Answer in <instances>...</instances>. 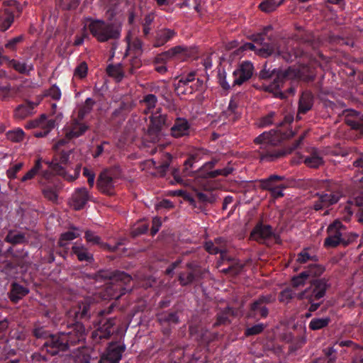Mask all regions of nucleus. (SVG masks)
<instances>
[{
    "mask_svg": "<svg viewBox=\"0 0 363 363\" xmlns=\"http://www.w3.org/2000/svg\"><path fill=\"white\" fill-rule=\"evenodd\" d=\"M95 299L91 296L84 298L74 308L75 323L68 332H59L52 334L48 340L41 345V351L50 356H55L60 352L71 350V347L84 344L85 340V328L81 321L88 320L94 312Z\"/></svg>",
    "mask_w": 363,
    "mask_h": 363,
    "instance_id": "f257e3e1",
    "label": "nucleus"
},
{
    "mask_svg": "<svg viewBox=\"0 0 363 363\" xmlns=\"http://www.w3.org/2000/svg\"><path fill=\"white\" fill-rule=\"evenodd\" d=\"M306 135V132H304L291 145L285 146L284 140L294 136L291 130L283 132L272 129L264 131L254 139V143L259 145L255 150L257 157L262 162H275L299 148Z\"/></svg>",
    "mask_w": 363,
    "mask_h": 363,
    "instance_id": "f03ea898",
    "label": "nucleus"
},
{
    "mask_svg": "<svg viewBox=\"0 0 363 363\" xmlns=\"http://www.w3.org/2000/svg\"><path fill=\"white\" fill-rule=\"evenodd\" d=\"M84 280L96 289L106 285L103 290L104 298L118 299L127 292L131 291L130 286L132 277L124 272L101 269L95 274H86Z\"/></svg>",
    "mask_w": 363,
    "mask_h": 363,
    "instance_id": "7ed1b4c3",
    "label": "nucleus"
},
{
    "mask_svg": "<svg viewBox=\"0 0 363 363\" xmlns=\"http://www.w3.org/2000/svg\"><path fill=\"white\" fill-rule=\"evenodd\" d=\"M35 177H38L37 182L43 197L53 203H57L59 194L62 189V182L49 169H45L41 157L35 161L31 169L21 179V182L26 183Z\"/></svg>",
    "mask_w": 363,
    "mask_h": 363,
    "instance_id": "20e7f679",
    "label": "nucleus"
},
{
    "mask_svg": "<svg viewBox=\"0 0 363 363\" xmlns=\"http://www.w3.org/2000/svg\"><path fill=\"white\" fill-rule=\"evenodd\" d=\"M308 283V286L298 293L296 298L303 301L310 312H315L323 303L331 284L329 279L325 277L312 279Z\"/></svg>",
    "mask_w": 363,
    "mask_h": 363,
    "instance_id": "39448f33",
    "label": "nucleus"
},
{
    "mask_svg": "<svg viewBox=\"0 0 363 363\" xmlns=\"http://www.w3.org/2000/svg\"><path fill=\"white\" fill-rule=\"evenodd\" d=\"M84 26L88 28L91 35L100 43L117 40L121 37V28L113 23L88 18L86 19Z\"/></svg>",
    "mask_w": 363,
    "mask_h": 363,
    "instance_id": "423d86ee",
    "label": "nucleus"
},
{
    "mask_svg": "<svg viewBox=\"0 0 363 363\" xmlns=\"http://www.w3.org/2000/svg\"><path fill=\"white\" fill-rule=\"evenodd\" d=\"M284 69H272L267 68V65H265L264 67L259 71L258 77L260 79L269 80L273 79V82L268 85H263V90L267 92L273 94L275 98L280 99H286L289 95L294 94L296 91L295 86L291 85L289 87L284 89V84L286 80H280L277 82V75L279 72H282Z\"/></svg>",
    "mask_w": 363,
    "mask_h": 363,
    "instance_id": "0eeeda50",
    "label": "nucleus"
},
{
    "mask_svg": "<svg viewBox=\"0 0 363 363\" xmlns=\"http://www.w3.org/2000/svg\"><path fill=\"white\" fill-rule=\"evenodd\" d=\"M113 308L114 304L112 303L108 308L99 312L96 329L91 333V337L96 343L109 339L113 334L116 325V318L106 317L112 313Z\"/></svg>",
    "mask_w": 363,
    "mask_h": 363,
    "instance_id": "6e6552de",
    "label": "nucleus"
},
{
    "mask_svg": "<svg viewBox=\"0 0 363 363\" xmlns=\"http://www.w3.org/2000/svg\"><path fill=\"white\" fill-rule=\"evenodd\" d=\"M316 76V70L313 66L301 64L298 66H290L287 69L279 72L277 75V82L286 80L290 81V86H294L293 83L298 81L304 82H313Z\"/></svg>",
    "mask_w": 363,
    "mask_h": 363,
    "instance_id": "1a4fd4ad",
    "label": "nucleus"
},
{
    "mask_svg": "<svg viewBox=\"0 0 363 363\" xmlns=\"http://www.w3.org/2000/svg\"><path fill=\"white\" fill-rule=\"evenodd\" d=\"M119 168L114 167L103 169L96 180V187L99 191L107 196L115 195L116 179L119 178L116 172Z\"/></svg>",
    "mask_w": 363,
    "mask_h": 363,
    "instance_id": "9d476101",
    "label": "nucleus"
},
{
    "mask_svg": "<svg viewBox=\"0 0 363 363\" xmlns=\"http://www.w3.org/2000/svg\"><path fill=\"white\" fill-rule=\"evenodd\" d=\"M69 160V152L62 151L56 155L52 161L43 160V166L45 169H49L55 175H59L64 179L73 181L75 178L67 174L65 167Z\"/></svg>",
    "mask_w": 363,
    "mask_h": 363,
    "instance_id": "9b49d317",
    "label": "nucleus"
},
{
    "mask_svg": "<svg viewBox=\"0 0 363 363\" xmlns=\"http://www.w3.org/2000/svg\"><path fill=\"white\" fill-rule=\"evenodd\" d=\"M346 227L339 220H335L327 228L328 236L324 240L323 246L325 248H335L342 245L344 230Z\"/></svg>",
    "mask_w": 363,
    "mask_h": 363,
    "instance_id": "f8f14e48",
    "label": "nucleus"
},
{
    "mask_svg": "<svg viewBox=\"0 0 363 363\" xmlns=\"http://www.w3.org/2000/svg\"><path fill=\"white\" fill-rule=\"evenodd\" d=\"M191 55V50L186 46L177 45L167 51L158 54L155 60V65H165L170 59H176L178 60H184L188 56Z\"/></svg>",
    "mask_w": 363,
    "mask_h": 363,
    "instance_id": "ddd939ff",
    "label": "nucleus"
},
{
    "mask_svg": "<svg viewBox=\"0 0 363 363\" xmlns=\"http://www.w3.org/2000/svg\"><path fill=\"white\" fill-rule=\"evenodd\" d=\"M217 162L218 160L216 159H213L211 161L206 162L198 169V177L208 179H214L218 176L228 177L233 173L234 169L230 165H228L223 169L212 170Z\"/></svg>",
    "mask_w": 363,
    "mask_h": 363,
    "instance_id": "4468645a",
    "label": "nucleus"
},
{
    "mask_svg": "<svg viewBox=\"0 0 363 363\" xmlns=\"http://www.w3.org/2000/svg\"><path fill=\"white\" fill-rule=\"evenodd\" d=\"M150 121L148 133L153 135H158L164 127H167L171 123L167 114L162 113L161 108H158L154 112H152Z\"/></svg>",
    "mask_w": 363,
    "mask_h": 363,
    "instance_id": "2eb2a0df",
    "label": "nucleus"
},
{
    "mask_svg": "<svg viewBox=\"0 0 363 363\" xmlns=\"http://www.w3.org/2000/svg\"><path fill=\"white\" fill-rule=\"evenodd\" d=\"M254 69L253 64L251 62H242L233 72L234 77L233 86H240L251 79Z\"/></svg>",
    "mask_w": 363,
    "mask_h": 363,
    "instance_id": "dca6fc26",
    "label": "nucleus"
},
{
    "mask_svg": "<svg viewBox=\"0 0 363 363\" xmlns=\"http://www.w3.org/2000/svg\"><path fill=\"white\" fill-rule=\"evenodd\" d=\"M247 50L255 51L259 55L264 57H267L274 52L275 48L272 44H264L262 47H258L252 43H245L236 50L233 51L230 55L240 56L244 51Z\"/></svg>",
    "mask_w": 363,
    "mask_h": 363,
    "instance_id": "f3484780",
    "label": "nucleus"
},
{
    "mask_svg": "<svg viewBox=\"0 0 363 363\" xmlns=\"http://www.w3.org/2000/svg\"><path fill=\"white\" fill-rule=\"evenodd\" d=\"M275 238V233L270 225L258 222L250 233V238L260 244L264 243L266 240Z\"/></svg>",
    "mask_w": 363,
    "mask_h": 363,
    "instance_id": "a211bd4d",
    "label": "nucleus"
},
{
    "mask_svg": "<svg viewBox=\"0 0 363 363\" xmlns=\"http://www.w3.org/2000/svg\"><path fill=\"white\" fill-rule=\"evenodd\" d=\"M125 350V345H119L116 342H111L108 344L106 352L101 356L100 362L106 361L108 363H119Z\"/></svg>",
    "mask_w": 363,
    "mask_h": 363,
    "instance_id": "6ab92c4d",
    "label": "nucleus"
},
{
    "mask_svg": "<svg viewBox=\"0 0 363 363\" xmlns=\"http://www.w3.org/2000/svg\"><path fill=\"white\" fill-rule=\"evenodd\" d=\"M157 319L159 323L164 327L163 333L169 335L171 332V327L179 323L180 319L178 311H166L157 315Z\"/></svg>",
    "mask_w": 363,
    "mask_h": 363,
    "instance_id": "aec40b11",
    "label": "nucleus"
},
{
    "mask_svg": "<svg viewBox=\"0 0 363 363\" xmlns=\"http://www.w3.org/2000/svg\"><path fill=\"white\" fill-rule=\"evenodd\" d=\"M271 301V297L268 296H261L257 300L254 301L250 307L248 317L256 318L258 315L261 318H266L269 314L268 308L264 304L269 303Z\"/></svg>",
    "mask_w": 363,
    "mask_h": 363,
    "instance_id": "412c9836",
    "label": "nucleus"
},
{
    "mask_svg": "<svg viewBox=\"0 0 363 363\" xmlns=\"http://www.w3.org/2000/svg\"><path fill=\"white\" fill-rule=\"evenodd\" d=\"M315 196L318 199L313 201V208L315 211H320L337 203L340 200L341 194L318 192Z\"/></svg>",
    "mask_w": 363,
    "mask_h": 363,
    "instance_id": "4be33fe9",
    "label": "nucleus"
},
{
    "mask_svg": "<svg viewBox=\"0 0 363 363\" xmlns=\"http://www.w3.org/2000/svg\"><path fill=\"white\" fill-rule=\"evenodd\" d=\"M89 199L90 195L86 188H78L72 195L70 205L75 211H80L84 208Z\"/></svg>",
    "mask_w": 363,
    "mask_h": 363,
    "instance_id": "5701e85b",
    "label": "nucleus"
},
{
    "mask_svg": "<svg viewBox=\"0 0 363 363\" xmlns=\"http://www.w3.org/2000/svg\"><path fill=\"white\" fill-rule=\"evenodd\" d=\"M191 126L189 121L184 118H177L170 128V135L174 138L189 136Z\"/></svg>",
    "mask_w": 363,
    "mask_h": 363,
    "instance_id": "b1692460",
    "label": "nucleus"
},
{
    "mask_svg": "<svg viewBox=\"0 0 363 363\" xmlns=\"http://www.w3.org/2000/svg\"><path fill=\"white\" fill-rule=\"evenodd\" d=\"M82 121L83 120H79L78 117L72 120L66 133V137L68 139L79 138L84 135L89 129V125Z\"/></svg>",
    "mask_w": 363,
    "mask_h": 363,
    "instance_id": "393cba45",
    "label": "nucleus"
},
{
    "mask_svg": "<svg viewBox=\"0 0 363 363\" xmlns=\"http://www.w3.org/2000/svg\"><path fill=\"white\" fill-rule=\"evenodd\" d=\"M7 252L11 255L13 259L20 265L21 269H26L30 264L28 252L23 247L13 248L10 247L7 250Z\"/></svg>",
    "mask_w": 363,
    "mask_h": 363,
    "instance_id": "a878e982",
    "label": "nucleus"
},
{
    "mask_svg": "<svg viewBox=\"0 0 363 363\" xmlns=\"http://www.w3.org/2000/svg\"><path fill=\"white\" fill-rule=\"evenodd\" d=\"M345 121L352 129L363 133V114L354 110H348Z\"/></svg>",
    "mask_w": 363,
    "mask_h": 363,
    "instance_id": "bb28decb",
    "label": "nucleus"
},
{
    "mask_svg": "<svg viewBox=\"0 0 363 363\" xmlns=\"http://www.w3.org/2000/svg\"><path fill=\"white\" fill-rule=\"evenodd\" d=\"M278 55L287 62H291L295 60L304 57L307 55L303 49L298 45L293 46L291 49L279 50Z\"/></svg>",
    "mask_w": 363,
    "mask_h": 363,
    "instance_id": "cd10ccee",
    "label": "nucleus"
},
{
    "mask_svg": "<svg viewBox=\"0 0 363 363\" xmlns=\"http://www.w3.org/2000/svg\"><path fill=\"white\" fill-rule=\"evenodd\" d=\"M314 102V96L311 91H303L299 99L297 119H300V114H305L309 111Z\"/></svg>",
    "mask_w": 363,
    "mask_h": 363,
    "instance_id": "c85d7f7f",
    "label": "nucleus"
},
{
    "mask_svg": "<svg viewBox=\"0 0 363 363\" xmlns=\"http://www.w3.org/2000/svg\"><path fill=\"white\" fill-rule=\"evenodd\" d=\"M203 150H196L191 152L184 162L182 174L184 177L193 176L194 172L191 170L194 163L202 158Z\"/></svg>",
    "mask_w": 363,
    "mask_h": 363,
    "instance_id": "c756f323",
    "label": "nucleus"
},
{
    "mask_svg": "<svg viewBox=\"0 0 363 363\" xmlns=\"http://www.w3.org/2000/svg\"><path fill=\"white\" fill-rule=\"evenodd\" d=\"M29 293V289L23 285L13 282L11 284L9 297L11 302L16 303Z\"/></svg>",
    "mask_w": 363,
    "mask_h": 363,
    "instance_id": "7c9ffc66",
    "label": "nucleus"
},
{
    "mask_svg": "<svg viewBox=\"0 0 363 363\" xmlns=\"http://www.w3.org/2000/svg\"><path fill=\"white\" fill-rule=\"evenodd\" d=\"M285 177L277 174H272L267 178L259 180V185L260 189L268 191H272L273 189L277 188L281 184L280 182L284 180Z\"/></svg>",
    "mask_w": 363,
    "mask_h": 363,
    "instance_id": "2f4dec72",
    "label": "nucleus"
},
{
    "mask_svg": "<svg viewBox=\"0 0 363 363\" xmlns=\"http://www.w3.org/2000/svg\"><path fill=\"white\" fill-rule=\"evenodd\" d=\"M203 275L197 274L194 272L187 271L182 272L179 274L178 281L182 286H187L191 285L194 282L199 281L203 279Z\"/></svg>",
    "mask_w": 363,
    "mask_h": 363,
    "instance_id": "473e14b6",
    "label": "nucleus"
},
{
    "mask_svg": "<svg viewBox=\"0 0 363 363\" xmlns=\"http://www.w3.org/2000/svg\"><path fill=\"white\" fill-rule=\"evenodd\" d=\"M35 106L36 104L30 101L18 106L14 111V118L17 120L25 119L33 113Z\"/></svg>",
    "mask_w": 363,
    "mask_h": 363,
    "instance_id": "72a5a7b5",
    "label": "nucleus"
},
{
    "mask_svg": "<svg viewBox=\"0 0 363 363\" xmlns=\"http://www.w3.org/2000/svg\"><path fill=\"white\" fill-rule=\"evenodd\" d=\"M175 35L176 32L174 30L169 28L160 30L156 34L153 45L155 48L162 46L172 40Z\"/></svg>",
    "mask_w": 363,
    "mask_h": 363,
    "instance_id": "f704fd0d",
    "label": "nucleus"
},
{
    "mask_svg": "<svg viewBox=\"0 0 363 363\" xmlns=\"http://www.w3.org/2000/svg\"><path fill=\"white\" fill-rule=\"evenodd\" d=\"M72 252L75 255L80 262L92 263L94 261V256L90 253L88 249L84 245H73Z\"/></svg>",
    "mask_w": 363,
    "mask_h": 363,
    "instance_id": "c9c22d12",
    "label": "nucleus"
},
{
    "mask_svg": "<svg viewBox=\"0 0 363 363\" xmlns=\"http://www.w3.org/2000/svg\"><path fill=\"white\" fill-rule=\"evenodd\" d=\"M4 241L13 245L28 242L25 233L13 230L8 232Z\"/></svg>",
    "mask_w": 363,
    "mask_h": 363,
    "instance_id": "e433bc0d",
    "label": "nucleus"
},
{
    "mask_svg": "<svg viewBox=\"0 0 363 363\" xmlns=\"http://www.w3.org/2000/svg\"><path fill=\"white\" fill-rule=\"evenodd\" d=\"M234 315V310L231 307H226L216 315V321L213 326L218 327L221 325H227L230 323V316Z\"/></svg>",
    "mask_w": 363,
    "mask_h": 363,
    "instance_id": "4c0bfd02",
    "label": "nucleus"
},
{
    "mask_svg": "<svg viewBox=\"0 0 363 363\" xmlns=\"http://www.w3.org/2000/svg\"><path fill=\"white\" fill-rule=\"evenodd\" d=\"M196 72L194 71L190 72L186 75L180 77L177 84L175 85V90L181 94V90L188 88L189 85L196 80Z\"/></svg>",
    "mask_w": 363,
    "mask_h": 363,
    "instance_id": "58836bf2",
    "label": "nucleus"
},
{
    "mask_svg": "<svg viewBox=\"0 0 363 363\" xmlns=\"http://www.w3.org/2000/svg\"><path fill=\"white\" fill-rule=\"evenodd\" d=\"M325 271V267L318 264H309L303 272L308 275V281L312 279H320V277L323 274Z\"/></svg>",
    "mask_w": 363,
    "mask_h": 363,
    "instance_id": "ea45409f",
    "label": "nucleus"
},
{
    "mask_svg": "<svg viewBox=\"0 0 363 363\" xmlns=\"http://www.w3.org/2000/svg\"><path fill=\"white\" fill-rule=\"evenodd\" d=\"M96 101L92 98H87L84 103L79 108L77 117L79 120H84L89 114L95 105Z\"/></svg>",
    "mask_w": 363,
    "mask_h": 363,
    "instance_id": "a19ab883",
    "label": "nucleus"
},
{
    "mask_svg": "<svg viewBox=\"0 0 363 363\" xmlns=\"http://www.w3.org/2000/svg\"><path fill=\"white\" fill-rule=\"evenodd\" d=\"M319 186L321 189L324 190L323 193L341 194L338 184L332 180H322L320 182Z\"/></svg>",
    "mask_w": 363,
    "mask_h": 363,
    "instance_id": "79ce46f5",
    "label": "nucleus"
},
{
    "mask_svg": "<svg viewBox=\"0 0 363 363\" xmlns=\"http://www.w3.org/2000/svg\"><path fill=\"white\" fill-rule=\"evenodd\" d=\"M9 65L20 74L26 75H29L30 71H32L34 69L32 64L27 65L25 62H21L16 60H10Z\"/></svg>",
    "mask_w": 363,
    "mask_h": 363,
    "instance_id": "37998d69",
    "label": "nucleus"
},
{
    "mask_svg": "<svg viewBox=\"0 0 363 363\" xmlns=\"http://www.w3.org/2000/svg\"><path fill=\"white\" fill-rule=\"evenodd\" d=\"M155 20V14L153 12L147 13L143 19L141 21V26L143 27V33L145 38H147L152 30V24Z\"/></svg>",
    "mask_w": 363,
    "mask_h": 363,
    "instance_id": "c03bdc74",
    "label": "nucleus"
},
{
    "mask_svg": "<svg viewBox=\"0 0 363 363\" xmlns=\"http://www.w3.org/2000/svg\"><path fill=\"white\" fill-rule=\"evenodd\" d=\"M32 335L38 340H42L46 342L52 336V333L44 326L35 325L32 329Z\"/></svg>",
    "mask_w": 363,
    "mask_h": 363,
    "instance_id": "a18cd8bd",
    "label": "nucleus"
},
{
    "mask_svg": "<svg viewBox=\"0 0 363 363\" xmlns=\"http://www.w3.org/2000/svg\"><path fill=\"white\" fill-rule=\"evenodd\" d=\"M195 83H191L188 88L181 90V94H191L195 91H203L206 89L204 81L202 79L197 78Z\"/></svg>",
    "mask_w": 363,
    "mask_h": 363,
    "instance_id": "49530a36",
    "label": "nucleus"
},
{
    "mask_svg": "<svg viewBox=\"0 0 363 363\" xmlns=\"http://www.w3.org/2000/svg\"><path fill=\"white\" fill-rule=\"evenodd\" d=\"M330 320L329 317L314 318L310 321L308 328L311 330H318L326 328L330 323Z\"/></svg>",
    "mask_w": 363,
    "mask_h": 363,
    "instance_id": "de8ad7c7",
    "label": "nucleus"
},
{
    "mask_svg": "<svg viewBox=\"0 0 363 363\" xmlns=\"http://www.w3.org/2000/svg\"><path fill=\"white\" fill-rule=\"evenodd\" d=\"M304 163L311 168H318L323 164V160L317 152H313L305 158Z\"/></svg>",
    "mask_w": 363,
    "mask_h": 363,
    "instance_id": "09e8293b",
    "label": "nucleus"
},
{
    "mask_svg": "<svg viewBox=\"0 0 363 363\" xmlns=\"http://www.w3.org/2000/svg\"><path fill=\"white\" fill-rule=\"evenodd\" d=\"M142 102L146 106V109L144 112L147 114L153 112L152 110L155 108L157 103V98L155 94H148L144 96Z\"/></svg>",
    "mask_w": 363,
    "mask_h": 363,
    "instance_id": "8fccbe9b",
    "label": "nucleus"
},
{
    "mask_svg": "<svg viewBox=\"0 0 363 363\" xmlns=\"http://www.w3.org/2000/svg\"><path fill=\"white\" fill-rule=\"evenodd\" d=\"M205 250L211 255H220V258L222 259H225L226 256V250L225 249H220L218 246H216L214 243V242L212 241H208L206 242L204 245Z\"/></svg>",
    "mask_w": 363,
    "mask_h": 363,
    "instance_id": "3c124183",
    "label": "nucleus"
},
{
    "mask_svg": "<svg viewBox=\"0 0 363 363\" xmlns=\"http://www.w3.org/2000/svg\"><path fill=\"white\" fill-rule=\"evenodd\" d=\"M297 294L298 293H296L293 288L287 287L280 292L279 300L280 302L288 303L293 298H296Z\"/></svg>",
    "mask_w": 363,
    "mask_h": 363,
    "instance_id": "603ef678",
    "label": "nucleus"
},
{
    "mask_svg": "<svg viewBox=\"0 0 363 363\" xmlns=\"http://www.w3.org/2000/svg\"><path fill=\"white\" fill-rule=\"evenodd\" d=\"M79 235L80 234L79 233L70 230L62 233L58 241V245L60 247H65L69 241L77 238Z\"/></svg>",
    "mask_w": 363,
    "mask_h": 363,
    "instance_id": "864d4df0",
    "label": "nucleus"
},
{
    "mask_svg": "<svg viewBox=\"0 0 363 363\" xmlns=\"http://www.w3.org/2000/svg\"><path fill=\"white\" fill-rule=\"evenodd\" d=\"M21 269L20 265L13 260L7 262L4 266L3 271L9 277H15L18 273V269Z\"/></svg>",
    "mask_w": 363,
    "mask_h": 363,
    "instance_id": "5fc2aeb1",
    "label": "nucleus"
},
{
    "mask_svg": "<svg viewBox=\"0 0 363 363\" xmlns=\"http://www.w3.org/2000/svg\"><path fill=\"white\" fill-rule=\"evenodd\" d=\"M306 282H308V275L306 272H301L298 275L291 278V285L293 288H298L304 286Z\"/></svg>",
    "mask_w": 363,
    "mask_h": 363,
    "instance_id": "6e6d98bb",
    "label": "nucleus"
},
{
    "mask_svg": "<svg viewBox=\"0 0 363 363\" xmlns=\"http://www.w3.org/2000/svg\"><path fill=\"white\" fill-rule=\"evenodd\" d=\"M309 261L317 262L318 257L315 255H311L308 249H303L297 255L296 262L299 264H305Z\"/></svg>",
    "mask_w": 363,
    "mask_h": 363,
    "instance_id": "4d7b16f0",
    "label": "nucleus"
},
{
    "mask_svg": "<svg viewBox=\"0 0 363 363\" xmlns=\"http://www.w3.org/2000/svg\"><path fill=\"white\" fill-rule=\"evenodd\" d=\"M106 72L110 77L116 78L118 81H121L124 77V74L119 66L109 65L106 68Z\"/></svg>",
    "mask_w": 363,
    "mask_h": 363,
    "instance_id": "13d9d810",
    "label": "nucleus"
},
{
    "mask_svg": "<svg viewBox=\"0 0 363 363\" xmlns=\"http://www.w3.org/2000/svg\"><path fill=\"white\" fill-rule=\"evenodd\" d=\"M259 9L265 13H270L277 9L276 0H263L259 5Z\"/></svg>",
    "mask_w": 363,
    "mask_h": 363,
    "instance_id": "bf43d9fd",
    "label": "nucleus"
},
{
    "mask_svg": "<svg viewBox=\"0 0 363 363\" xmlns=\"http://www.w3.org/2000/svg\"><path fill=\"white\" fill-rule=\"evenodd\" d=\"M84 238L87 242L91 243V245L100 246L104 245L101 241V238L91 230H88L85 232Z\"/></svg>",
    "mask_w": 363,
    "mask_h": 363,
    "instance_id": "052dcab7",
    "label": "nucleus"
},
{
    "mask_svg": "<svg viewBox=\"0 0 363 363\" xmlns=\"http://www.w3.org/2000/svg\"><path fill=\"white\" fill-rule=\"evenodd\" d=\"M142 66V60L141 59L136 55L133 57L130 60L128 67L127 68V71L130 74H134L138 69L141 67Z\"/></svg>",
    "mask_w": 363,
    "mask_h": 363,
    "instance_id": "680f3d73",
    "label": "nucleus"
},
{
    "mask_svg": "<svg viewBox=\"0 0 363 363\" xmlns=\"http://www.w3.org/2000/svg\"><path fill=\"white\" fill-rule=\"evenodd\" d=\"M6 136L9 140L18 143L23 140L24 137V132L22 129L18 128L8 131Z\"/></svg>",
    "mask_w": 363,
    "mask_h": 363,
    "instance_id": "e2e57ef3",
    "label": "nucleus"
},
{
    "mask_svg": "<svg viewBox=\"0 0 363 363\" xmlns=\"http://www.w3.org/2000/svg\"><path fill=\"white\" fill-rule=\"evenodd\" d=\"M264 328H265V325L263 323L256 324L252 327L247 328L245 330V335L246 337H250V336L260 334L261 333H262Z\"/></svg>",
    "mask_w": 363,
    "mask_h": 363,
    "instance_id": "0e129e2a",
    "label": "nucleus"
},
{
    "mask_svg": "<svg viewBox=\"0 0 363 363\" xmlns=\"http://www.w3.org/2000/svg\"><path fill=\"white\" fill-rule=\"evenodd\" d=\"M88 72V65L86 62H80L74 69V75L80 79L86 77Z\"/></svg>",
    "mask_w": 363,
    "mask_h": 363,
    "instance_id": "69168bd1",
    "label": "nucleus"
},
{
    "mask_svg": "<svg viewBox=\"0 0 363 363\" xmlns=\"http://www.w3.org/2000/svg\"><path fill=\"white\" fill-rule=\"evenodd\" d=\"M358 238V235L354 233H347L346 229L344 230V235L342 236V245L346 247L355 242Z\"/></svg>",
    "mask_w": 363,
    "mask_h": 363,
    "instance_id": "338daca9",
    "label": "nucleus"
},
{
    "mask_svg": "<svg viewBox=\"0 0 363 363\" xmlns=\"http://www.w3.org/2000/svg\"><path fill=\"white\" fill-rule=\"evenodd\" d=\"M90 355L87 354H79L69 359L70 363H90Z\"/></svg>",
    "mask_w": 363,
    "mask_h": 363,
    "instance_id": "774afa93",
    "label": "nucleus"
}]
</instances>
